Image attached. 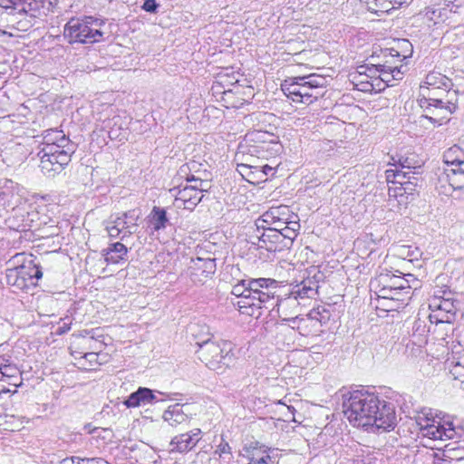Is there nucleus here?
Wrapping results in <instances>:
<instances>
[{
    "mask_svg": "<svg viewBox=\"0 0 464 464\" xmlns=\"http://www.w3.org/2000/svg\"><path fill=\"white\" fill-rule=\"evenodd\" d=\"M402 67H403L402 65L398 66V65L392 64V68L388 69L389 71L392 72V81H394V80L398 81L402 78V75H403V72L401 71Z\"/></svg>",
    "mask_w": 464,
    "mask_h": 464,
    "instance_id": "nucleus-47",
    "label": "nucleus"
},
{
    "mask_svg": "<svg viewBox=\"0 0 464 464\" xmlns=\"http://www.w3.org/2000/svg\"><path fill=\"white\" fill-rule=\"evenodd\" d=\"M231 294L238 298L237 302H233L234 306L237 308L238 312L241 314L255 317V314H252L248 309L247 304L243 303L246 299L252 297V291L249 289L248 279H243L234 285L232 286Z\"/></svg>",
    "mask_w": 464,
    "mask_h": 464,
    "instance_id": "nucleus-18",
    "label": "nucleus"
},
{
    "mask_svg": "<svg viewBox=\"0 0 464 464\" xmlns=\"http://www.w3.org/2000/svg\"><path fill=\"white\" fill-rule=\"evenodd\" d=\"M381 68L378 74V80L381 81L382 90L385 89L386 86L392 85L391 82L392 81V72L388 69L392 68V64L387 61L385 63L381 64Z\"/></svg>",
    "mask_w": 464,
    "mask_h": 464,
    "instance_id": "nucleus-39",
    "label": "nucleus"
},
{
    "mask_svg": "<svg viewBox=\"0 0 464 464\" xmlns=\"http://www.w3.org/2000/svg\"><path fill=\"white\" fill-rule=\"evenodd\" d=\"M255 159L247 157L245 162L237 163V171L244 178H250L255 172L252 169L258 170V166L255 165Z\"/></svg>",
    "mask_w": 464,
    "mask_h": 464,
    "instance_id": "nucleus-38",
    "label": "nucleus"
},
{
    "mask_svg": "<svg viewBox=\"0 0 464 464\" xmlns=\"http://www.w3.org/2000/svg\"><path fill=\"white\" fill-rule=\"evenodd\" d=\"M78 464H108L102 459H78Z\"/></svg>",
    "mask_w": 464,
    "mask_h": 464,
    "instance_id": "nucleus-51",
    "label": "nucleus"
},
{
    "mask_svg": "<svg viewBox=\"0 0 464 464\" xmlns=\"http://www.w3.org/2000/svg\"><path fill=\"white\" fill-rule=\"evenodd\" d=\"M294 217V215H292L290 213V217H289V219L288 220H277L276 223H275L274 225H272L269 228L275 230V231H277V232H281V229L280 228H284L285 226H286L287 222H289Z\"/></svg>",
    "mask_w": 464,
    "mask_h": 464,
    "instance_id": "nucleus-48",
    "label": "nucleus"
},
{
    "mask_svg": "<svg viewBox=\"0 0 464 464\" xmlns=\"http://www.w3.org/2000/svg\"><path fill=\"white\" fill-rule=\"evenodd\" d=\"M264 232L257 237V242L253 244L256 245L258 248H264L267 251L273 252L277 249V245L282 244L280 233L269 227H262Z\"/></svg>",
    "mask_w": 464,
    "mask_h": 464,
    "instance_id": "nucleus-22",
    "label": "nucleus"
},
{
    "mask_svg": "<svg viewBox=\"0 0 464 464\" xmlns=\"http://www.w3.org/2000/svg\"><path fill=\"white\" fill-rule=\"evenodd\" d=\"M326 80L317 74L285 80L281 89L295 102L311 104L324 95Z\"/></svg>",
    "mask_w": 464,
    "mask_h": 464,
    "instance_id": "nucleus-3",
    "label": "nucleus"
},
{
    "mask_svg": "<svg viewBox=\"0 0 464 464\" xmlns=\"http://www.w3.org/2000/svg\"><path fill=\"white\" fill-rule=\"evenodd\" d=\"M140 218V211L139 209L111 215L106 221L105 229L110 237L125 240L137 232Z\"/></svg>",
    "mask_w": 464,
    "mask_h": 464,
    "instance_id": "nucleus-7",
    "label": "nucleus"
},
{
    "mask_svg": "<svg viewBox=\"0 0 464 464\" xmlns=\"http://www.w3.org/2000/svg\"><path fill=\"white\" fill-rule=\"evenodd\" d=\"M277 138L274 133L255 130L246 135L245 145L266 143L268 140H276Z\"/></svg>",
    "mask_w": 464,
    "mask_h": 464,
    "instance_id": "nucleus-31",
    "label": "nucleus"
},
{
    "mask_svg": "<svg viewBox=\"0 0 464 464\" xmlns=\"http://www.w3.org/2000/svg\"><path fill=\"white\" fill-rule=\"evenodd\" d=\"M144 11L154 14L159 8L156 0H145L141 7Z\"/></svg>",
    "mask_w": 464,
    "mask_h": 464,
    "instance_id": "nucleus-45",
    "label": "nucleus"
},
{
    "mask_svg": "<svg viewBox=\"0 0 464 464\" xmlns=\"http://www.w3.org/2000/svg\"><path fill=\"white\" fill-rule=\"evenodd\" d=\"M156 401V396L152 390L140 387L136 392H132L123 403L127 408H135L151 404Z\"/></svg>",
    "mask_w": 464,
    "mask_h": 464,
    "instance_id": "nucleus-20",
    "label": "nucleus"
},
{
    "mask_svg": "<svg viewBox=\"0 0 464 464\" xmlns=\"http://www.w3.org/2000/svg\"><path fill=\"white\" fill-rule=\"evenodd\" d=\"M187 181H193V182H198V186H193L197 190L200 191L201 194H203L204 191L208 190V183L207 181H204L200 179H195L194 176H191V178H188Z\"/></svg>",
    "mask_w": 464,
    "mask_h": 464,
    "instance_id": "nucleus-46",
    "label": "nucleus"
},
{
    "mask_svg": "<svg viewBox=\"0 0 464 464\" xmlns=\"http://www.w3.org/2000/svg\"><path fill=\"white\" fill-rule=\"evenodd\" d=\"M24 265L26 267V271L28 272V274L32 276V282H34V279L42 278L43 272L41 270V267L34 264L33 260L24 262Z\"/></svg>",
    "mask_w": 464,
    "mask_h": 464,
    "instance_id": "nucleus-40",
    "label": "nucleus"
},
{
    "mask_svg": "<svg viewBox=\"0 0 464 464\" xmlns=\"http://www.w3.org/2000/svg\"><path fill=\"white\" fill-rule=\"evenodd\" d=\"M22 0H0V6L3 8L16 7Z\"/></svg>",
    "mask_w": 464,
    "mask_h": 464,
    "instance_id": "nucleus-50",
    "label": "nucleus"
},
{
    "mask_svg": "<svg viewBox=\"0 0 464 464\" xmlns=\"http://www.w3.org/2000/svg\"><path fill=\"white\" fill-rule=\"evenodd\" d=\"M400 167L401 169H402V170H405V171H410L411 173V171L410 170L411 169H420V167H415V166H411V162L409 161L408 159H405L403 160L402 161H400Z\"/></svg>",
    "mask_w": 464,
    "mask_h": 464,
    "instance_id": "nucleus-53",
    "label": "nucleus"
},
{
    "mask_svg": "<svg viewBox=\"0 0 464 464\" xmlns=\"http://www.w3.org/2000/svg\"><path fill=\"white\" fill-rule=\"evenodd\" d=\"M248 285L252 291V297L243 302L248 309L258 318L262 314V309H269L275 304V295L278 288V282L272 278H250Z\"/></svg>",
    "mask_w": 464,
    "mask_h": 464,
    "instance_id": "nucleus-6",
    "label": "nucleus"
},
{
    "mask_svg": "<svg viewBox=\"0 0 464 464\" xmlns=\"http://www.w3.org/2000/svg\"><path fill=\"white\" fill-rule=\"evenodd\" d=\"M99 328L92 330H84L80 335V343L87 345L89 349L101 351L103 346V341L100 340L102 334H99Z\"/></svg>",
    "mask_w": 464,
    "mask_h": 464,
    "instance_id": "nucleus-28",
    "label": "nucleus"
},
{
    "mask_svg": "<svg viewBox=\"0 0 464 464\" xmlns=\"http://www.w3.org/2000/svg\"><path fill=\"white\" fill-rule=\"evenodd\" d=\"M410 0H360L366 8L372 13H388L392 9L398 8Z\"/></svg>",
    "mask_w": 464,
    "mask_h": 464,
    "instance_id": "nucleus-23",
    "label": "nucleus"
},
{
    "mask_svg": "<svg viewBox=\"0 0 464 464\" xmlns=\"http://www.w3.org/2000/svg\"><path fill=\"white\" fill-rule=\"evenodd\" d=\"M15 268L19 271V275L23 278L24 281H25L27 287H30L32 285H35L34 282H32V276L28 274L26 271V267L24 265H21L19 266H15Z\"/></svg>",
    "mask_w": 464,
    "mask_h": 464,
    "instance_id": "nucleus-43",
    "label": "nucleus"
},
{
    "mask_svg": "<svg viewBox=\"0 0 464 464\" xmlns=\"http://www.w3.org/2000/svg\"><path fill=\"white\" fill-rule=\"evenodd\" d=\"M246 458L247 464H272V458L266 450L254 449L248 452Z\"/></svg>",
    "mask_w": 464,
    "mask_h": 464,
    "instance_id": "nucleus-34",
    "label": "nucleus"
},
{
    "mask_svg": "<svg viewBox=\"0 0 464 464\" xmlns=\"http://www.w3.org/2000/svg\"><path fill=\"white\" fill-rule=\"evenodd\" d=\"M460 150L459 147L453 146L450 148L445 153H444V161L446 164L451 166V168L455 167V160L460 161L461 159L455 157L454 155L457 154Z\"/></svg>",
    "mask_w": 464,
    "mask_h": 464,
    "instance_id": "nucleus-41",
    "label": "nucleus"
},
{
    "mask_svg": "<svg viewBox=\"0 0 464 464\" xmlns=\"http://www.w3.org/2000/svg\"><path fill=\"white\" fill-rule=\"evenodd\" d=\"M98 353L96 352L84 353L83 357L90 361L94 360L97 357Z\"/></svg>",
    "mask_w": 464,
    "mask_h": 464,
    "instance_id": "nucleus-56",
    "label": "nucleus"
},
{
    "mask_svg": "<svg viewBox=\"0 0 464 464\" xmlns=\"http://www.w3.org/2000/svg\"><path fill=\"white\" fill-rule=\"evenodd\" d=\"M202 438V431L196 428L188 432L179 434L173 437L169 442V451L185 453L196 447Z\"/></svg>",
    "mask_w": 464,
    "mask_h": 464,
    "instance_id": "nucleus-16",
    "label": "nucleus"
},
{
    "mask_svg": "<svg viewBox=\"0 0 464 464\" xmlns=\"http://www.w3.org/2000/svg\"><path fill=\"white\" fill-rule=\"evenodd\" d=\"M386 283L390 287L396 289L397 291L401 292L405 289H410V284L409 281L400 276L395 275H383L381 274L377 278H375L374 281L371 282V287L377 289L379 286H381V284Z\"/></svg>",
    "mask_w": 464,
    "mask_h": 464,
    "instance_id": "nucleus-24",
    "label": "nucleus"
},
{
    "mask_svg": "<svg viewBox=\"0 0 464 464\" xmlns=\"http://www.w3.org/2000/svg\"><path fill=\"white\" fill-rule=\"evenodd\" d=\"M220 458L225 455H231V448L229 444L222 439V441L217 446V450L215 451Z\"/></svg>",
    "mask_w": 464,
    "mask_h": 464,
    "instance_id": "nucleus-44",
    "label": "nucleus"
},
{
    "mask_svg": "<svg viewBox=\"0 0 464 464\" xmlns=\"http://www.w3.org/2000/svg\"><path fill=\"white\" fill-rule=\"evenodd\" d=\"M440 183L444 188L441 192L445 195H450L455 190L464 189V173L459 166L447 169L440 177Z\"/></svg>",
    "mask_w": 464,
    "mask_h": 464,
    "instance_id": "nucleus-17",
    "label": "nucleus"
},
{
    "mask_svg": "<svg viewBox=\"0 0 464 464\" xmlns=\"http://www.w3.org/2000/svg\"><path fill=\"white\" fill-rule=\"evenodd\" d=\"M460 9H462V6L453 2H449L443 6L426 8L424 16L428 21L432 22L433 24L446 22L450 24L451 23L458 22L457 16L459 14Z\"/></svg>",
    "mask_w": 464,
    "mask_h": 464,
    "instance_id": "nucleus-11",
    "label": "nucleus"
},
{
    "mask_svg": "<svg viewBox=\"0 0 464 464\" xmlns=\"http://www.w3.org/2000/svg\"><path fill=\"white\" fill-rule=\"evenodd\" d=\"M293 218L287 222L286 226L284 228H280L281 232V239L282 241L287 240V242L283 243V246H288V244L291 245L295 238L298 235V231L300 230V224L298 220V217L294 215Z\"/></svg>",
    "mask_w": 464,
    "mask_h": 464,
    "instance_id": "nucleus-29",
    "label": "nucleus"
},
{
    "mask_svg": "<svg viewBox=\"0 0 464 464\" xmlns=\"http://www.w3.org/2000/svg\"><path fill=\"white\" fill-rule=\"evenodd\" d=\"M261 168H262V170H260L258 169L257 171H262L265 175H268V173L273 170V169L271 167H269L268 165H264Z\"/></svg>",
    "mask_w": 464,
    "mask_h": 464,
    "instance_id": "nucleus-57",
    "label": "nucleus"
},
{
    "mask_svg": "<svg viewBox=\"0 0 464 464\" xmlns=\"http://www.w3.org/2000/svg\"><path fill=\"white\" fill-rule=\"evenodd\" d=\"M450 446V444L446 445L447 451H449V452H450V451H451V450H455V449H454V448H449Z\"/></svg>",
    "mask_w": 464,
    "mask_h": 464,
    "instance_id": "nucleus-59",
    "label": "nucleus"
},
{
    "mask_svg": "<svg viewBox=\"0 0 464 464\" xmlns=\"http://www.w3.org/2000/svg\"><path fill=\"white\" fill-rule=\"evenodd\" d=\"M170 192L175 197L174 205L178 208L192 210L201 202L203 194L193 186H185L182 188H174Z\"/></svg>",
    "mask_w": 464,
    "mask_h": 464,
    "instance_id": "nucleus-14",
    "label": "nucleus"
},
{
    "mask_svg": "<svg viewBox=\"0 0 464 464\" xmlns=\"http://www.w3.org/2000/svg\"><path fill=\"white\" fill-rule=\"evenodd\" d=\"M420 106L430 111L431 115L423 116L424 119L439 126L450 121V115L458 108L457 102L452 100L443 102L441 99L432 97L424 98L420 101Z\"/></svg>",
    "mask_w": 464,
    "mask_h": 464,
    "instance_id": "nucleus-9",
    "label": "nucleus"
},
{
    "mask_svg": "<svg viewBox=\"0 0 464 464\" xmlns=\"http://www.w3.org/2000/svg\"><path fill=\"white\" fill-rule=\"evenodd\" d=\"M411 183H409V185L404 184L403 186H401L400 190H403V193L407 194H412V191L415 190L414 187L416 186V183L411 181Z\"/></svg>",
    "mask_w": 464,
    "mask_h": 464,
    "instance_id": "nucleus-54",
    "label": "nucleus"
},
{
    "mask_svg": "<svg viewBox=\"0 0 464 464\" xmlns=\"http://www.w3.org/2000/svg\"><path fill=\"white\" fill-rule=\"evenodd\" d=\"M314 293V288L311 286L305 285H296L286 298L280 301L277 300L276 305L278 306V312H281L282 314L290 315L291 313H288L289 308L297 309L300 304L299 300L311 298ZM292 314H294L295 312L294 311Z\"/></svg>",
    "mask_w": 464,
    "mask_h": 464,
    "instance_id": "nucleus-13",
    "label": "nucleus"
},
{
    "mask_svg": "<svg viewBox=\"0 0 464 464\" xmlns=\"http://www.w3.org/2000/svg\"><path fill=\"white\" fill-rule=\"evenodd\" d=\"M320 313L316 310L311 311L305 318H299L297 315L295 317L289 318V321L293 323L298 322L297 329L302 335H309L312 334V331L308 330V327H317L319 326Z\"/></svg>",
    "mask_w": 464,
    "mask_h": 464,
    "instance_id": "nucleus-25",
    "label": "nucleus"
},
{
    "mask_svg": "<svg viewBox=\"0 0 464 464\" xmlns=\"http://www.w3.org/2000/svg\"><path fill=\"white\" fill-rule=\"evenodd\" d=\"M216 271V263L211 258L192 259L188 267L189 277L195 284H204Z\"/></svg>",
    "mask_w": 464,
    "mask_h": 464,
    "instance_id": "nucleus-15",
    "label": "nucleus"
},
{
    "mask_svg": "<svg viewBox=\"0 0 464 464\" xmlns=\"http://www.w3.org/2000/svg\"><path fill=\"white\" fill-rule=\"evenodd\" d=\"M431 313L430 320L431 323H451L455 317L456 306L450 298L434 297L429 304Z\"/></svg>",
    "mask_w": 464,
    "mask_h": 464,
    "instance_id": "nucleus-10",
    "label": "nucleus"
},
{
    "mask_svg": "<svg viewBox=\"0 0 464 464\" xmlns=\"http://www.w3.org/2000/svg\"><path fill=\"white\" fill-rule=\"evenodd\" d=\"M198 358L210 370L222 372L234 362L232 343L225 340L207 338L197 342Z\"/></svg>",
    "mask_w": 464,
    "mask_h": 464,
    "instance_id": "nucleus-4",
    "label": "nucleus"
},
{
    "mask_svg": "<svg viewBox=\"0 0 464 464\" xmlns=\"http://www.w3.org/2000/svg\"><path fill=\"white\" fill-rule=\"evenodd\" d=\"M425 85H420V89L424 92L425 89H448L450 85V80L439 72H430L427 74L424 82Z\"/></svg>",
    "mask_w": 464,
    "mask_h": 464,
    "instance_id": "nucleus-27",
    "label": "nucleus"
},
{
    "mask_svg": "<svg viewBox=\"0 0 464 464\" xmlns=\"http://www.w3.org/2000/svg\"><path fill=\"white\" fill-rule=\"evenodd\" d=\"M150 222L156 231L165 228L169 222L166 210L159 207H154L150 213Z\"/></svg>",
    "mask_w": 464,
    "mask_h": 464,
    "instance_id": "nucleus-33",
    "label": "nucleus"
},
{
    "mask_svg": "<svg viewBox=\"0 0 464 464\" xmlns=\"http://www.w3.org/2000/svg\"><path fill=\"white\" fill-rule=\"evenodd\" d=\"M102 20L92 16L71 18L64 25L63 37L69 44H94L103 39Z\"/></svg>",
    "mask_w": 464,
    "mask_h": 464,
    "instance_id": "nucleus-5",
    "label": "nucleus"
},
{
    "mask_svg": "<svg viewBox=\"0 0 464 464\" xmlns=\"http://www.w3.org/2000/svg\"><path fill=\"white\" fill-rule=\"evenodd\" d=\"M192 186H198V182H194Z\"/></svg>",
    "mask_w": 464,
    "mask_h": 464,
    "instance_id": "nucleus-60",
    "label": "nucleus"
},
{
    "mask_svg": "<svg viewBox=\"0 0 464 464\" xmlns=\"http://www.w3.org/2000/svg\"><path fill=\"white\" fill-rule=\"evenodd\" d=\"M103 252L104 259L107 263L119 264L126 259L128 248L122 243L116 242L110 245Z\"/></svg>",
    "mask_w": 464,
    "mask_h": 464,
    "instance_id": "nucleus-26",
    "label": "nucleus"
},
{
    "mask_svg": "<svg viewBox=\"0 0 464 464\" xmlns=\"http://www.w3.org/2000/svg\"><path fill=\"white\" fill-rule=\"evenodd\" d=\"M452 361L458 362V364H460V366L462 365V367H464V349L454 353Z\"/></svg>",
    "mask_w": 464,
    "mask_h": 464,
    "instance_id": "nucleus-52",
    "label": "nucleus"
},
{
    "mask_svg": "<svg viewBox=\"0 0 464 464\" xmlns=\"http://www.w3.org/2000/svg\"><path fill=\"white\" fill-rule=\"evenodd\" d=\"M75 150V144L62 130H45L42 148L38 152L41 171L49 178L55 177L69 164Z\"/></svg>",
    "mask_w": 464,
    "mask_h": 464,
    "instance_id": "nucleus-2",
    "label": "nucleus"
},
{
    "mask_svg": "<svg viewBox=\"0 0 464 464\" xmlns=\"http://www.w3.org/2000/svg\"><path fill=\"white\" fill-rule=\"evenodd\" d=\"M5 280L7 285L16 289L24 290L28 288L25 281L23 280L19 275V271L15 267L6 269Z\"/></svg>",
    "mask_w": 464,
    "mask_h": 464,
    "instance_id": "nucleus-35",
    "label": "nucleus"
},
{
    "mask_svg": "<svg viewBox=\"0 0 464 464\" xmlns=\"http://www.w3.org/2000/svg\"><path fill=\"white\" fill-rule=\"evenodd\" d=\"M281 145L278 138L276 140H268L266 143L243 145L240 144L239 151L237 153V160L240 155L244 157L246 154L253 159H267L274 157L280 152Z\"/></svg>",
    "mask_w": 464,
    "mask_h": 464,
    "instance_id": "nucleus-12",
    "label": "nucleus"
},
{
    "mask_svg": "<svg viewBox=\"0 0 464 464\" xmlns=\"http://www.w3.org/2000/svg\"><path fill=\"white\" fill-rule=\"evenodd\" d=\"M378 298L380 299H390V300H400L401 293L390 287L386 283L381 284L377 289H374Z\"/></svg>",
    "mask_w": 464,
    "mask_h": 464,
    "instance_id": "nucleus-37",
    "label": "nucleus"
},
{
    "mask_svg": "<svg viewBox=\"0 0 464 464\" xmlns=\"http://www.w3.org/2000/svg\"><path fill=\"white\" fill-rule=\"evenodd\" d=\"M455 166H459V169H461L462 172L464 173V159L461 160L460 161L455 160Z\"/></svg>",
    "mask_w": 464,
    "mask_h": 464,
    "instance_id": "nucleus-58",
    "label": "nucleus"
},
{
    "mask_svg": "<svg viewBox=\"0 0 464 464\" xmlns=\"http://www.w3.org/2000/svg\"><path fill=\"white\" fill-rule=\"evenodd\" d=\"M417 424L421 435L430 440H459L462 436V430L457 429L451 422L441 423L440 420L427 415L419 416Z\"/></svg>",
    "mask_w": 464,
    "mask_h": 464,
    "instance_id": "nucleus-8",
    "label": "nucleus"
},
{
    "mask_svg": "<svg viewBox=\"0 0 464 464\" xmlns=\"http://www.w3.org/2000/svg\"><path fill=\"white\" fill-rule=\"evenodd\" d=\"M78 459H81L79 457H71L65 458L62 459L59 464H78Z\"/></svg>",
    "mask_w": 464,
    "mask_h": 464,
    "instance_id": "nucleus-55",
    "label": "nucleus"
},
{
    "mask_svg": "<svg viewBox=\"0 0 464 464\" xmlns=\"http://www.w3.org/2000/svg\"><path fill=\"white\" fill-rule=\"evenodd\" d=\"M410 174H411L410 171H405V170L399 169H387L385 171V177H386L387 182L398 183L401 186H403L404 184L409 185V183H411V177Z\"/></svg>",
    "mask_w": 464,
    "mask_h": 464,
    "instance_id": "nucleus-32",
    "label": "nucleus"
},
{
    "mask_svg": "<svg viewBox=\"0 0 464 464\" xmlns=\"http://www.w3.org/2000/svg\"><path fill=\"white\" fill-rule=\"evenodd\" d=\"M71 324H72L71 321L67 323L63 319L62 321V324L58 326V328L56 330V334L59 335H62V334L67 333L71 329Z\"/></svg>",
    "mask_w": 464,
    "mask_h": 464,
    "instance_id": "nucleus-49",
    "label": "nucleus"
},
{
    "mask_svg": "<svg viewBox=\"0 0 464 464\" xmlns=\"http://www.w3.org/2000/svg\"><path fill=\"white\" fill-rule=\"evenodd\" d=\"M452 367L450 369V373L453 376L454 379L459 380L460 382H464V367L460 364H458V362L452 361L451 362Z\"/></svg>",
    "mask_w": 464,
    "mask_h": 464,
    "instance_id": "nucleus-42",
    "label": "nucleus"
},
{
    "mask_svg": "<svg viewBox=\"0 0 464 464\" xmlns=\"http://www.w3.org/2000/svg\"><path fill=\"white\" fill-rule=\"evenodd\" d=\"M352 82L355 85L357 90L364 92H372L382 90V82L381 81H377L374 82L370 79L365 78V82L361 81V78H363L362 75H360L357 72H352L350 74Z\"/></svg>",
    "mask_w": 464,
    "mask_h": 464,
    "instance_id": "nucleus-30",
    "label": "nucleus"
},
{
    "mask_svg": "<svg viewBox=\"0 0 464 464\" xmlns=\"http://www.w3.org/2000/svg\"><path fill=\"white\" fill-rule=\"evenodd\" d=\"M290 217V209L287 206L281 205L277 207H272L266 211L257 220L256 225L257 228L260 227H270L272 225L276 223L279 219L288 220Z\"/></svg>",
    "mask_w": 464,
    "mask_h": 464,
    "instance_id": "nucleus-19",
    "label": "nucleus"
},
{
    "mask_svg": "<svg viewBox=\"0 0 464 464\" xmlns=\"http://www.w3.org/2000/svg\"><path fill=\"white\" fill-rule=\"evenodd\" d=\"M184 405L174 404L169 406L162 414V419L171 427H178L179 425L187 424L190 418L183 411Z\"/></svg>",
    "mask_w": 464,
    "mask_h": 464,
    "instance_id": "nucleus-21",
    "label": "nucleus"
},
{
    "mask_svg": "<svg viewBox=\"0 0 464 464\" xmlns=\"http://www.w3.org/2000/svg\"><path fill=\"white\" fill-rule=\"evenodd\" d=\"M343 409L350 423L372 432H387L397 424L394 407L365 390L344 393Z\"/></svg>",
    "mask_w": 464,
    "mask_h": 464,
    "instance_id": "nucleus-1",
    "label": "nucleus"
},
{
    "mask_svg": "<svg viewBox=\"0 0 464 464\" xmlns=\"http://www.w3.org/2000/svg\"><path fill=\"white\" fill-rule=\"evenodd\" d=\"M380 70H382L381 68V64H362L356 68L354 72H357L360 75H362V77L377 82V81H379L378 74Z\"/></svg>",
    "mask_w": 464,
    "mask_h": 464,
    "instance_id": "nucleus-36",
    "label": "nucleus"
}]
</instances>
